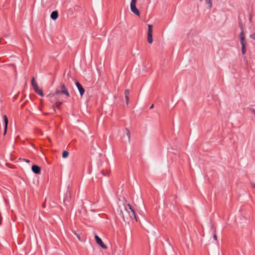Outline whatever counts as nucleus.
I'll return each instance as SVG.
<instances>
[{"label": "nucleus", "instance_id": "nucleus-11", "mask_svg": "<svg viewBox=\"0 0 255 255\" xmlns=\"http://www.w3.org/2000/svg\"><path fill=\"white\" fill-rule=\"evenodd\" d=\"M53 99H54V98H53ZM54 101V103L52 106L53 109H55V108H59L60 106V105L62 104L63 102L62 101H56L53 100ZM54 103V102H53Z\"/></svg>", "mask_w": 255, "mask_h": 255}, {"label": "nucleus", "instance_id": "nucleus-18", "mask_svg": "<svg viewBox=\"0 0 255 255\" xmlns=\"http://www.w3.org/2000/svg\"><path fill=\"white\" fill-rule=\"evenodd\" d=\"M125 98H126V99L127 104H128V101H129V97H128V96H125Z\"/></svg>", "mask_w": 255, "mask_h": 255}, {"label": "nucleus", "instance_id": "nucleus-9", "mask_svg": "<svg viewBox=\"0 0 255 255\" xmlns=\"http://www.w3.org/2000/svg\"><path fill=\"white\" fill-rule=\"evenodd\" d=\"M3 119L4 122V135H5L6 133L7 125L8 123V118L6 115L3 116Z\"/></svg>", "mask_w": 255, "mask_h": 255}, {"label": "nucleus", "instance_id": "nucleus-4", "mask_svg": "<svg viewBox=\"0 0 255 255\" xmlns=\"http://www.w3.org/2000/svg\"><path fill=\"white\" fill-rule=\"evenodd\" d=\"M147 42L151 44L152 43V25L150 24L148 25V31H147Z\"/></svg>", "mask_w": 255, "mask_h": 255}, {"label": "nucleus", "instance_id": "nucleus-25", "mask_svg": "<svg viewBox=\"0 0 255 255\" xmlns=\"http://www.w3.org/2000/svg\"><path fill=\"white\" fill-rule=\"evenodd\" d=\"M153 107V105H152L150 106V109H151V108H152Z\"/></svg>", "mask_w": 255, "mask_h": 255}, {"label": "nucleus", "instance_id": "nucleus-3", "mask_svg": "<svg viewBox=\"0 0 255 255\" xmlns=\"http://www.w3.org/2000/svg\"><path fill=\"white\" fill-rule=\"evenodd\" d=\"M136 0H131L130 2V9L131 11L135 14L139 16L140 14L138 9L136 7Z\"/></svg>", "mask_w": 255, "mask_h": 255}, {"label": "nucleus", "instance_id": "nucleus-23", "mask_svg": "<svg viewBox=\"0 0 255 255\" xmlns=\"http://www.w3.org/2000/svg\"><path fill=\"white\" fill-rule=\"evenodd\" d=\"M35 83H36L35 82L34 78H33L32 79V86L33 85V84H35Z\"/></svg>", "mask_w": 255, "mask_h": 255}, {"label": "nucleus", "instance_id": "nucleus-13", "mask_svg": "<svg viewBox=\"0 0 255 255\" xmlns=\"http://www.w3.org/2000/svg\"><path fill=\"white\" fill-rule=\"evenodd\" d=\"M34 90L35 92L37 94L41 96H43V91L41 89H39L38 87L37 88H35Z\"/></svg>", "mask_w": 255, "mask_h": 255}, {"label": "nucleus", "instance_id": "nucleus-8", "mask_svg": "<svg viewBox=\"0 0 255 255\" xmlns=\"http://www.w3.org/2000/svg\"><path fill=\"white\" fill-rule=\"evenodd\" d=\"M31 169L32 171L35 174H40L41 172V168L38 165H33L32 166Z\"/></svg>", "mask_w": 255, "mask_h": 255}, {"label": "nucleus", "instance_id": "nucleus-20", "mask_svg": "<svg viewBox=\"0 0 255 255\" xmlns=\"http://www.w3.org/2000/svg\"><path fill=\"white\" fill-rule=\"evenodd\" d=\"M75 234L76 235V236L78 238V239L79 240V241H81V237L80 236V235L79 234H77L76 233H75Z\"/></svg>", "mask_w": 255, "mask_h": 255}, {"label": "nucleus", "instance_id": "nucleus-7", "mask_svg": "<svg viewBox=\"0 0 255 255\" xmlns=\"http://www.w3.org/2000/svg\"><path fill=\"white\" fill-rule=\"evenodd\" d=\"M241 32L239 35L240 42H241V43H246V41L245 40V33L244 32L243 27H241Z\"/></svg>", "mask_w": 255, "mask_h": 255}, {"label": "nucleus", "instance_id": "nucleus-5", "mask_svg": "<svg viewBox=\"0 0 255 255\" xmlns=\"http://www.w3.org/2000/svg\"><path fill=\"white\" fill-rule=\"evenodd\" d=\"M95 239L97 244H98L102 249H107V247L104 244L101 239L98 235H95Z\"/></svg>", "mask_w": 255, "mask_h": 255}, {"label": "nucleus", "instance_id": "nucleus-12", "mask_svg": "<svg viewBox=\"0 0 255 255\" xmlns=\"http://www.w3.org/2000/svg\"><path fill=\"white\" fill-rule=\"evenodd\" d=\"M242 45V53L243 55H245L246 53V43H241Z\"/></svg>", "mask_w": 255, "mask_h": 255}, {"label": "nucleus", "instance_id": "nucleus-24", "mask_svg": "<svg viewBox=\"0 0 255 255\" xmlns=\"http://www.w3.org/2000/svg\"><path fill=\"white\" fill-rule=\"evenodd\" d=\"M23 160L26 162H27V163H29V160L28 159H23Z\"/></svg>", "mask_w": 255, "mask_h": 255}, {"label": "nucleus", "instance_id": "nucleus-16", "mask_svg": "<svg viewBox=\"0 0 255 255\" xmlns=\"http://www.w3.org/2000/svg\"><path fill=\"white\" fill-rule=\"evenodd\" d=\"M130 93V91L128 89H127L125 91V96H128Z\"/></svg>", "mask_w": 255, "mask_h": 255}, {"label": "nucleus", "instance_id": "nucleus-10", "mask_svg": "<svg viewBox=\"0 0 255 255\" xmlns=\"http://www.w3.org/2000/svg\"><path fill=\"white\" fill-rule=\"evenodd\" d=\"M58 13L57 11H52L50 15V17L53 20H56L58 18Z\"/></svg>", "mask_w": 255, "mask_h": 255}, {"label": "nucleus", "instance_id": "nucleus-1", "mask_svg": "<svg viewBox=\"0 0 255 255\" xmlns=\"http://www.w3.org/2000/svg\"><path fill=\"white\" fill-rule=\"evenodd\" d=\"M120 215L125 221L129 219H136L134 211L129 204L124 205V209L121 210Z\"/></svg>", "mask_w": 255, "mask_h": 255}, {"label": "nucleus", "instance_id": "nucleus-21", "mask_svg": "<svg viewBox=\"0 0 255 255\" xmlns=\"http://www.w3.org/2000/svg\"><path fill=\"white\" fill-rule=\"evenodd\" d=\"M127 134L128 135V137L129 138L130 132H129V130H128V129H127Z\"/></svg>", "mask_w": 255, "mask_h": 255}, {"label": "nucleus", "instance_id": "nucleus-22", "mask_svg": "<svg viewBox=\"0 0 255 255\" xmlns=\"http://www.w3.org/2000/svg\"><path fill=\"white\" fill-rule=\"evenodd\" d=\"M213 238L215 240L217 241V235L216 234H214V236H213Z\"/></svg>", "mask_w": 255, "mask_h": 255}, {"label": "nucleus", "instance_id": "nucleus-15", "mask_svg": "<svg viewBox=\"0 0 255 255\" xmlns=\"http://www.w3.org/2000/svg\"><path fill=\"white\" fill-rule=\"evenodd\" d=\"M69 155V152L68 151L66 150H64L62 153V157L64 158H65L67 157Z\"/></svg>", "mask_w": 255, "mask_h": 255}, {"label": "nucleus", "instance_id": "nucleus-6", "mask_svg": "<svg viewBox=\"0 0 255 255\" xmlns=\"http://www.w3.org/2000/svg\"><path fill=\"white\" fill-rule=\"evenodd\" d=\"M76 85L79 91L80 96L82 97L85 93V89L83 88L81 84L78 82H76Z\"/></svg>", "mask_w": 255, "mask_h": 255}, {"label": "nucleus", "instance_id": "nucleus-19", "mask_svg": "<svg viewBox=\"0 0 255 255\" xmlns=\"http://www.w3.org/2000/svg\"><path fill=\"white\" fill-rule=\"evenodd\" d=\"M32 87L34 89H35V88H37L38 87L37 83H35V84H33V85H32Z\"/></svg>", "mask_w": 255, "mask_h": 255}, {"label": "nucleus", "instance_id": "nucleus-26", "mask_svg": "<svg viewBox=\"0 0 255 255\" xmlns=\"http://www.w3.org/2000/svg\"><path fill=\"white\" fill-rule=\"evenodd\" d=\"M254 187H255V184L254 185Z\"/></svg>", "mask_w": 255, "mask_h": 255}, {"label": "nucleus", "instance_id": "nucleus-17", "mask_svg": "<svg viewBox=\"0 0 255 255\" xmlns=\"http://www.w3.org/2000/svg\"><path fill=\"white\" fill-rule=\"evenodd\" d=\"M250 37L251 39L255 40V33H254L250 35Z\"/></svg>", "mask_w": 255, "mask_h": 255}, {"label": "nucleus", "instance_id": "nucleus-14", "mask_svg": "<svg viewBox=\"0 0 255 255\" xmlns=\"http://www.w3.org/2000/svg\"><path fill=\"white\" fill-rule=\"evenodd\" d=\"M207 7L210 9L212 6V0H205Z\"/></svg>", "mask_w": 255, "mask_h": 255}, {"label": "nucleus", "instance_id": "nucleus-2", "mask_svg": "<svg viewBox=\"0 0 255 255\" xmlns=\"http://www.w3.org/2000/svg\"><path fill=\"white\" fill-rule=\"evenodd\" d=\"M61 94L65 95L67 97H70V94L65 85L62 83L60 84V90L57 89L55 93L50 94L48 95V97L49 98L50 102H54L53 99V97Z\"/></svg>", "mask_w": 255, "mask_h": 255}]
</instances>
